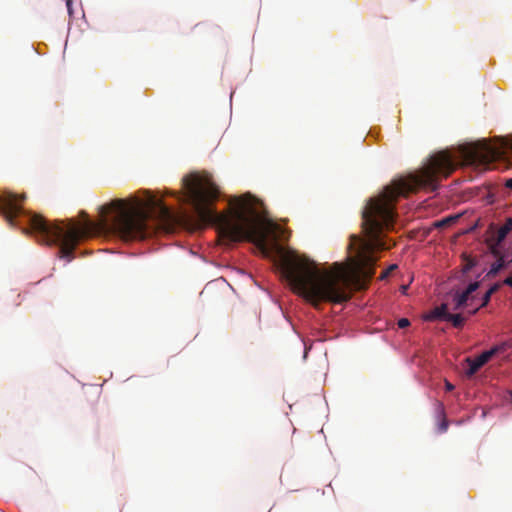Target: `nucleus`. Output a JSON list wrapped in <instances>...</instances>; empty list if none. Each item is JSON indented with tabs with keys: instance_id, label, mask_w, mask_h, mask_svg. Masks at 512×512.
Segmentation results:
<instances>
[{
	"instance_id": "nucleus-1",
	"label": "nucleus",
	"mask_w": 512,
	"mask_h": 512,
	"mask_svg": "<svg viewBox=\"0 0 512 512\" xmlns=\"http://www.w3.org/2000/svg\"><path fill=\"white\" fill-rule=\"evenodd\" d=\"M458 163L448 151H439L407 178L387 186L383 193L370 198L362 211L365 238L351 236L349 248L355 255L350 266L335 262L330 269L321 270L307 259L285 255L280 266L292 289L313 306L321 302L341 304L350 300L354 277L370 280L375 274L374 251L389 249L383 238L384 231L393 228L395 203L420 189L436 191L442 179L449 177Z\"/></svg>"
},
{
	"instance_id": "nucleus-2",
	"label": "nucleus",
	"mask_w": 512,
	"mask_h": 512,
	"mask_svg": "<svg viewBox=\"0 0 512 512\" xmlns=\"http://www.w3.org/2000/svg\"><path fill=\"white\" fill-rule=\"evenodd\" d=\"M25 196L11 192L0 194V214L10 226H16V218L23 216L29 231L38 241L47 245H58V255L68 262L74 259V250L84 238L97 233L111 232L125 241L145 239L158 231L172 232L179 217L162 200L154 196L146 202L115 199L101 206V218L92 221L86 217L83 223L73 219L49 223L42 216L24 212L21 201Z\"/></svg>"
},
{
	"instance_id": "nucleus-3",
	"label": "nucleus",
	"mask_w": 512,
	"mask_h": 512,
	"mask_svg": "<svg viewBox=\"0 0 512 512\" xmlns=\"http://www.w3.org/2000/svg\"><path fill=\"white\" fill-rule=\"evenodd\" d=\"M183 185L200 225H215L223 240L251 242L263 255H269L270 228L250 194L234 198L227 213H218L210 207V203L218 198L219 189L209 174L191 173L183 179Z\"/></svg>"
},
{
	"instance_id": "nucleus-4",
	"label": "nucleus",
	"mask_w": 512,
	"mask_h": 512,
	"mask_svg": "<svg viewBox=\"0 0 512 512\" xmlns=\"http://www.w3.org/2000/svg\"><path fill=\"white\" fill-rule=\"evenodd\" d=\"M506 149L512 150V143L504 142L501 146H492L487 142H479L461 148L460 153L465 165L486 170L497 158L502 157Z\"/></svg>"
},
{
	"instance_id": "nucleus-5",
	"label": "nucleus",
	"mask_w": 512,
	"mask_h": 512,
	"mask_svg": "<svg viewBox=\"0 0 512 512\" xmlns=\"http://www.w3.org/2000/svg\"><path fill=\"white\" fill-rule=\"evenodd\" d=\"M510 344L508 342H502L499 345L492 347L490 350L484 351L479 356L474 359H467L469 363V369L467 370V375H474L483 365H485L494 355L497 353L505 352L508 348H510Z\"/></svg>"
},
{
	"instance_id": "nucleus-6",
	"label": "nucleus",
	"mask_w": 512,
	"mask_h": 512,
	"mask_svg": "<svg viewBox=\"0 0 512 512\" xmlns=\"http://www.w3.org/2000/svg\"><path fill=\"white\" fill-rule=\"evenodd\" d=\"M511 230L512 218H509L506 221V223L503 226H501L493 236L487 239L488 247L493 255H499V246Z\"/></svg>"
},
{
	"instance_id": "nucleus-7",
	"label": "nucleus",
	"mask_w": 512,
	"mask_h": 512,
	"mask_svg": "<svg viewBox=\"0 0 512 512\" xmlns=\"http://www.w3.org/2000/svg\"><path fill=\"white\" fill-rule=\"evenodd\" d=\"M478 287H479V283L478 282H473V283H470L468 285V287L466 288L465 291H463L462 293H457L455 295V297H454V307H453V309L454 310H459L464 305H466L468 300H469V296L474 291H476Z\"/></svg>"
},
{
	"instance_id": "nucleus-8",
	"label": "nucleus",
	"mask_w": 512,
	"mask_h": 512,
	"mask_svg": "<svg viewBox=\"0 0 512 512\" xmlns=\"http://www.w3.org/2000/svg\"><path fill=\"white\" fill-rule=\"evenodd\" d=\"M449 312L447 311V305L442 304L438 307H435L433 310H431L426 316L425 320L427 321H433V320H445L447 319Z\"/></svg>"
},
{
	"instance_id": "nucleus-9",
	"label": "nucleus",
	"mask_w": 512,
	"mask_h": 512,
	"mask_svg": "<svg viewBox=\"0 0 512 512\" xmlns=\"http://www.w3.org/2000/svg\"><path fill=\"white\" fill-rule=\"evenodd\" d=\"M460 217H461V214L449 215L441 220L435 221L433 225L435 228H438V229L447 228V227H450L451 225L455 224L459 220Z\"/></svg>"
},
{
	"instance_id": "nucleus-10",
	"label": "nucleus",
	"mask_w": 512,
	"mask_h": 512,
	"mask_svg": "<svg viewBox=\"0 0 512 512\" xmlns=\"http://www.w3.org/2000/svg\"><path fill=\"white\" fill-rule=\"evenodd\" d=\"M446 321L451 322L455 328H461L464 324L465 319L461 314L449 313Z\"/></svg>"
},
{
	"instance_id": "nucleus-11",
	"label": "nucleus",
	"mask_w": 512,
	"mask_h": 512,
	"mask_svg": "<svg viewBox=\"0 0 512 512\" xmlns=\"http://www.w3.org/2000/svg\"><path fill=\"white\" fill-rule=\"evenodd\" d=\"M495 256L498 257V260L494 264H492L491 269L488 272V275H495L504 267V260L501 253L499 252V255Z\"/></svg>"
},
{
	"instance_id": "nucleus-12",
	"label": "nucleus",
	"mask_w": 512,
	"mask_h": 512,
	"mask_svg": "<svg viewBox=\"0 0 512 512\" xmlns=\"http://www.w3.org/2000/svg\"><path fill=\"white\" fill-rule=\"evenodd\" d=\"M439 409H440V415L442 416V420H441V423L439 424L438 429H439L440 433H443L448 429V421L445 417L443 406L439 405Z\"/></svg>"
},
{
	"instance_id": "nucleus-13",
	"label": "nucleus",
	"mask_w": 512,
	"mask_h": 512,
	"mask_svg": "<svg viewBox=\"0 0 512 512\" xmlns=\"http://www.w3.org/2000/svg\"><path fill=\"white\" fill-rule=\"evenodd\" d=\"M397 268V265L396 264H392L390 265L386 270H384L381 275H380V279L383 280L385 278L388 277V275Z\"/></svg>"
},
{
	"instance_id": "nucleus-14",
	"label": "nucleus",
	"mask_w": 512,
	"mask_h": 512,
	"mask_svg": "<svg viewBox=\"0 0 512 512\" xmlns=\"http://www.w3.org/2000/svg\"><path fill=\"white\" fill-rule=\"evenodd\" d=\"M475 265V261L473 259H467L464 267H463V271L464 272H467L469 271L470 269H472V267Z\"/></svg>"
},
{
	"instance_id": "nucleus-15",
	"label": "nucleus",
	"mask_w": 512,
	"mask_h": 512,
	"mask_svg": "<svg viewBox=\"0 0 512 512\" xmlns=\"http://www.w3.org/2000/svg\"><path fill=\"white\" fill-rule=\"evenodd\" d=\"M397 324L399 328H406L410 325V321L407 318H401Z\"/></svg>"
},
{
	"instance_id": "nucleus-16",
	"label": "nucleus",
	"mask_w": 512,
	"mask_h": 512,
	"mask_svg": "<svg viewBox=\"0 0 512 512\" xmlns=\"http://www.w3.org/2000/svg\"><path fill=\"white\" fill-rule=\"evenodd\" d=\"M492 295H490L489 292H486L483 296V299H482V304L481 306H485L488 304V302L490 301V298H491Z\"/></svg>"
},
{
	"instance_id": "nucleus-17",
	"label": "nucleus",
	"mask_w": 512,
	"mask_h": 512,
	"mask_svg": "<svg viewBox=\"0 0 512 512\" xmlns=\"http://www.w3.org/2000/svg\"><path fill=\"white\" fill-rule=\"evenodd\" d=\"M500 285L499 284H494L493 286H491L489 288V290L487 292L490 293V295L494 294L498 289H499Z\"/></svg>"
},
{
	"instance_id": "nucleus-18",
	"label": "nucleus",
	"mask_w": 512,
	"mask_h": 512,
	"mask_svg": "<svg viewBox=\"0 0 512 512\" xmlns=\"http://www.w3.org/2000/svg\"><path fill=\"white\" fill-rule=\"evenodd\" d=\"M445 389H446L447 391H452V390L454 389V385H453V384H451L450 382L446 381V382H445Z\"/></svg>"
},
{
	"instance_id": "nucleus-19",
	"label": "nucleus",
	"mask_w": 512,
	"mask_h": 512,
	"mask_svg": "<svg viewBox=\"0 0 512 512\" xmlns=\"http://www.w3.org/2000/svg\"><path fill=\"white\" fill-rule=\"evenodd\" d=\"M66 6H67L69 14H71L72 13V0H66Z\"/></svg>"
},
{
	"instance_id": "nucleus-20",
	"label": "nucleus",
	"mask_w": 512,
	"mask_h": 512,
	"mask_svg": "<svg viewBox=\"0 0 512 512\" xmlns=\"http://www.w3.org/2000/svg\"><path fill=\"white\" fill-rule=\"evenodd\" d=\"M505 285L512 287V276L507 277L504 282Z\"/></svg>"
},
{
	"instance_id": "nucleus-21",
	"label": "nucleus",
	"mask_w": 512,
	"mask_h": 512,
	"mask_svg": "<svg viewBox=\"0 0 512 512\" xmlns=\"http://www.w3.org/2000/svg\"><path fill=\"white\" fill-rule=\"evenodd\" d=\"M505 186L509 189H512V178L506 180Z\"/></svg>"
},
{
	"instance_id": "nucleus-22",
	"label": "nucleus",
	"mask_w": 512,
	"mask_h": 512,
	"mask_svg": "<svg viewBox=\"0 0 512 512\" xmlns=\"http://www.w3.org/2000/svg\"><path fill=\"white\" fill-rule=\"evenodd\" d=\"M509 400L512 403V391L509 392Z\"/></svg>"
},
{
	"instance_id": "nucleus-23",
	"label": "nucleus",
	"mask_w": 512,
	"mask_h": 512,
	"mask_svg": "<svg viewBox=\"0 0 512 512\" xmlns=\"http://www.w3.org/2000/svg\"><path fill=\"white\" fill-rule=\"evenodd\" d=\"M478 310V308L474 309L471 313H476V311Z\"/></svg>"
}]
</instances>
